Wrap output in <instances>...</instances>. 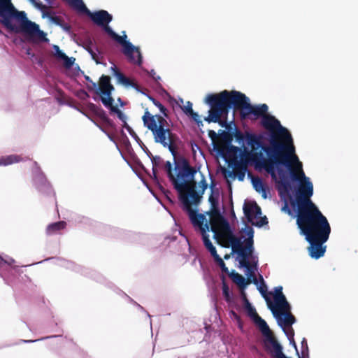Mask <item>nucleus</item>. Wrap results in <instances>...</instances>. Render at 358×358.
<instances>
[{"mask_svg":"<svg viewBox=\"0 0 358 358\" xmlns=\"http://www.w3.org/2000/svg\"><path fill=\"white\" fill-rule=\"evenodd\" d=\"M245 310L247 315L253 321L256 326L259 328V331L264 329L267 330L268 324L261 317L257 314L255 307L252 306L250 301H247L246 304H244Z\"/></svg>","mask_w":358,"mask_h":358,"instance_id":"nucleus-18","label":"nucleus"},{"mask_svg":"<svg viewBox=\"0 0 358 358\" xmlns=\"http://www.w3.org/2000/svg\"><path fill=\"white\" fill-rule=\"evenodd\" d=\"M66 227V222L61 221L58 222H55L52 224H49L47 227V234L48 235H52L58 233L62 229H64Z\"/></svg>","mask_w":358,"mask_h":358,"instance_id":"nucleus-25","label":"nucleus"},{"mask_svg":"<svg viewBox=\"0 0 358 358\" xmlns=\"http://www.w3.org/2000/svg\"><path fill=\"white\" fill-rule=\"evenodd\" d=\"M266 301L280 327L292 325L296 322L295 317L290 313L291 306L285 296H273V301L268 298H266Z\"/></svg>","mask_w":358,"mask_h":358,"instance_id":"nucleus-13","label":"nucleus"},{"mask_svg":"<svg viewBox=\"0 0 358 358\" xmlns=\"http://www.w3.org/2000/svg\"><path fill=\"white\" fill-rule=\"evenodd\" d=\"M241 296L242 297L244 304H246L247 301H249L246 296L245 289H241Z\"/></svg>","mask_w":358,"mask_h":358,"instance_id":"nucleus-42","label":"nucleus"},{"mask_svg":"<svg viewBox=\"0 0 358 358\" xmlns=\"http://www.w3.org/2000/svg\"><path fill=\"white\" fill-rule=\"evenodd\" d=\"M189 116H190L195 122H196L197 123H200L201 122L200 121V117H199V115L193 111L192 113H191Z\"/></svg>","mask_w":358,"mask_h":358,"instance_id":"nucleus-40","label":"nucleus"},{"mask_svg":"<svg viewBox=\"0 0 358 358\" xmlns=\"http://www.w3.org/2000/svg\"><path fill=\"white\" fill-rule=\"evenodd\" d=\"M299 229L310 244L309 255L315 259L323 257L326 251V246L324 245V243L327 241L331 233L330 224Z\"/></svg>","mask_w":358,"mask_h":358,"instance_id":"nucleus-10","label":"nucleus"},{"mask_svg":"<svg viewBox=\"0 0 358 358\" xmlns=\"http://www.w3.org/2000/svg\"><path fill=\"white\" fill-rule=\"evenodd\" d=\"M73 10L78 14H85L97 25L102 27L106 31V28L110 27L108 24L112 21V15L107 11L101 10L92 13L86 6L83 0H63Z\"/></svg>","mask_w":358,"mask_h":358,"instance_id":"nucleus-15","label":"nucleus"},{"mask_svg":"<svg viewBox=\"0 0 358 358\" xmlns=\"http://www.w3.org/2000/svg\"><path fill=\"white\" fill-rule=\"evenodd\" d=\"M149 74L155 80L158 81L160 80V77L159 76H156V73L154 70H151Z\"/></svg>","mask_w":358,"mask_h":358,"instance_id":"nucleus-43","label":"nucleus"},{"mask_svg":"<svg viewBox=\"0 0 358 358\" xmlns=\"http://www.w3.org/2000/svg\"><path fill=\"white\" fill-rule=\"evenodd\" d=\"M209 199H210V201H212V200H213V196L212 195L210 196Z\"/></svg>","mask_w":358,"mask_h":358,"instance_id":"nucleus-49","label":"nucleus"},{"mask_svg":"<svg viewBox=\"0 0 358 358\" xmlns=\"http://www.w3.org/2000/svg\"><path fill=\"white\" fill-rule=\"evenodd\" d=\"M87 52L91 55L93 60L96 62V64H101V62L99 61V51L98 50L97 48H96L94 45H88L86 48Z\"/></svg>","mask_w":358,"mask_h":358,"instance_id":"nucleus-28","label":"nucleus"},{"mask_svg":"<svg viewBox=\"0 0 358 358\" xmlns=\"http://www.w3.org/2000/svg\"><path fill=\"white\" fill-rule=\"evenodd\" d=\"M231 149L235 152H239V158L234 162L235 169L238 179L243 181L247 172L248 166L254 164L257 168L264 169L269 173L272 179L276 183L280 196L286 200L290 198L291 184L288 180V175L282 168V162L275 161L271 158H266L262 153H256L255 151L248 152L246 149L242 150L236 146H232Z\"/></svg>","mask_w":358,"mask_h":358,"instance_id":"nucleus-3","label":"nucleus"},{"mask_svg":"<svg viewBox=\"0 0 358 358\" xmlns=\"http://www.w3.org/2000/svg\"><path fill=\"white\" fill-rule=\"evenodd\" d=\"M261 122L263 127L271 134L269 142L272 139H275L284 145L274 157H271V159L282 162V159L295 153L292 135L287 128L281 125L279 120L274 116L268 114L262 117Z\"/></svg>","mask_w":358,"mask_h":358,"instance_id":"nucleus-6","label":"nucleus"},{"mask_svg":"<svg viewBox=\"0 0 358 358\" xmlns=\"http://www.w3.org/2000/svg\"><path fill=\"white\" fill-rule=\"evenodd\" d=\"M110 71L113 75L116 78L118 83L122 84L125 87H132L138 91L137 85L120 73L114 64H113L110 67Z\"/></svg>","mask_w":358,"mask_h":358,"instance_id":"nucleus-22","label":"nucleus"},{"mask_svg":"<svg viewBox=\"0 0 358 358\" xmlns=\"http://www.w3.org/2000/svg\"><path fill=\"white\" fill-rule=\"evenodd\" d=\"M22 158L17 155H10L0 158V166H8L14 163L19 162Z\"/></svg>","mask_w":358,"mask_h":358,"instance_id":"nucleus-26","label":"nucleus"},{"mask_svg":"<svg viewBox=\"0 0 358 358\" xmlns=\"http://www.w3.org/2000/svg\"><path fill=\"white\" fill-rule=\"evenodd\" d=\"M106 134L108 135V138H109L111 141H113V137H112V136H110L108 134H107V133H106Z\"/></svg>","mask_w":358,"mask_h":358,"instance_id":"nucleus-47","label":"nucleus"},{"mask_svg":"<svg viewBox=\"0 0 358 358\" xmlns=\"http://www.w3.org/2000/svg\"><path fill=\"white\" fill-rule=\"evenodd\" d=\"M248 178L250 179L251 183L255 191L261 194L264 199H267L269 197V189L259 177L254 176L250 173H248Z\"/></svg>","mask_w":358,"mask_h":358,"instance_id":"nucleus-19","label":"nucleus"},{"mask_svg":"<svg viewBox=\"0 0 358 358\" xmlns=\"http://www.w3.org/2000/svg\"><path fill=\"white\" fill-rule=\"evenodd\" d=\"M285 334H286L287 338L289 339L290 343L294 347V348H296V343L294 341V330L292 327V325L290 326H285L284 327H281Z\"/></svg>","mask_w":358,"mask_h":358,"instance_id":"nucleus-27","label":"nucleus"},{"mask_svg":"<svg viewBox=\"0 0 358 358\" xmlns=\"http://www.w3.org/2000/svg\"><path fill=\"white\" fill-rule=\"evenodd\" d=\"M233 282H235L241 289H245L250 283V280H247L243 275L238 273L233 272L230 275Z\"/></svg>","mask_w":358,"mask_h":358,"instance_id":"nucleus-23","label":"nucleus"},{"mask_svg":"<svg viewBox=\"0 0 358 358\" xmlns=\"http://www.w3.org/2000/svg\"><path fill=\"white\" fill-rule=\"evenodd\" d=\"M107 34L122 46V52L127 58L130 63L134 64L141 66L143 63V57L138 47L134 45L129 41H128L127 36L125 31H122L123 35L120 36L115 33L111 27L106 28Z\"/></svg>","mask_w":358,"mask_h":358,"instance_id":"nucleus-14","label":"nucleus"},{"mask_svg":"<svg viewBox=\"0 0 358 358\" xmlns=\"http://www.w3.org/2000/svg\"><path fill=\"white\" fill-rule=\"evenodd\" d=\"M282 160L283 166L289 171L287 175L298 184L297 192L300 198L311 197L313 195V185L310 178L307 177L303 170L302 163L297 155L294 153ZM287 171V170H285Z\"/></svg>","mask_w":358,"mask_h":358,"instance_id":"nucleus-9","label":"nucleus"},{"mask_svg":"<svg viewBox=\"0 0 358 358\" xmlns=\"http://www.w3.org/2000/svg\"><path fill=\"white\" fill-rule=\"evenodd\" d=\"M34 6L36 8H37L38 10L42 11V12H44L46 9H47V7L43 5L39 0H29Z\"/></svg>","mask_w":358,"mask_h":358,"instance_id":"nucleus-33","label":"nucleus"},{"mask_svg":"<svg viewBox=\"0 0 358 358\" xmlns=\"http://www.w3.org/2000/svg\"><path fill=\"white\" fill-rule=\"evenodd\" d=\"M143 121L145 127L152 131L155 142L168 148L175 157L176 136L168 127L167 121L161 115H152L148 111L143 116Z\"/></svg>","mask_w":358,"mask_h":358,"instance_id":"nucleus-7","label":"nucleus"},{"mask_svg":"<svg viewBox=\"0 0 358 358\" xmlns=\"http://www.w3.org/2000/svg\"><path fill=\"white\" fill-rule=\"evenodd\" d=\"M122 113H120L119 117L121 118Z\"/></svg>","mask_w":358,"mask_h":358,"instance_id":"nucleus-52","label":"nucleus"},{"mask_svg":"<svg viewBox=\"0 0 358 358\" xmlns=\"http://www.w3.org/2000/svg\"><path fill=\"white\" fill-rule=\"evenodd\" d=\"M273 296H285L282 293V287L278 286L275 287Z\"/></svg>","mask_w":358,"mask_h":358,"instance_id":"nucleus-39","label":"nucleus"},{"mask_svg":"<svg viewBox=\"0 0 358 358\" xmlns=\"http://www.w3.org/2000/svg\"><path fill=\"white\" fill-rule=\"evenodd\" d=\"M199 185H200V186L201 187V194H203L204 192L205 189L207 188V186H208V185L206 182L204 178L202 179V180L200 182Z\"/></svg>","mask_w":358,"mask_h":358,"instance_id":"nucleus-41","label":"nucleus"},{"mask_svg":"<svg viewBox=\"0 0 358 358\" xmlns=\"http://www.w3.org/2000/svg\"><path fill=\"white\" fill-rule=\"evenodd\" d=\"M295 349H296L298 357L309 356L308 355V346L307 341L305 338H303L302 339L301 343V352L300 353L299 352L297 348Z\"/></svg>","mask_w":358,"mask_h":358,"instance_id":"nucleus-30","label":"nucleus"},{"mask_svg":"<svg viewBox=\"0 0 358 358\" xmlns=\"http://www.w3.org/2000/svg\"><path fill=\"white\" fill-rule=\"evenodd\" d=\"M260 282L258 281V284L257 285V288L259 290V292L261 293V294L266 298H268L266 296V292H267V286L263 279V277L262 275L259 276Z\"/></svg>","mask_w":358,"mask_h":358,"instance_id":"nucleus-29","label":"nucleus"},{"mask_svg":"<svg viewBox=\"0 0 358 358\" xmlns=\"http://www.w3.org/2000/svg\"><path fill=\"white\" fill-rule=\"evenodd\" d=\"M236 141L239 144L245 143L250 150L248 152L255 151L256 153H262L267 157H274L278 154V150L283 148L284 145L279 143L275 139L270 141V145H266L263 143L262 136L253 133L246 132L245 134L241 131H236L234 135Z\"/></svg>","mask_w":358,"mask_h":358,"instance_id":"nucleus-11","label":"nucleus"},{"mask_svg":"<svg viewBox=\"0 0 358 358\" xmlns=\"http://www.w3.org/2000/svg\"><path fill=\"white\" fill-rule=\"evenodd\" d=\"M53 50H54L55 55L57 58H59L60 59H62V58H64L65 54L60 50V49H59L58 45H53Z\"/></svg>","mask_w":358,"mask_h":358,"instance_id":"nucleus-36","label":"nucleus"},{"mask_svg":"<svg viewBox=\"0 0 358 358\" xmlns=\"http://www.w3.org/2000/svg\"><path fill=\"white\" fill-rule=\"evenodd\" d=\"M47 3L50 6H55V0H45Z\"/></svg>","mask_w":358,"mask_h":358,"instance_id":"nucleus-45","label":"nucleus"},{"mask_svg":"<svg viewBox=\"0 0 358 358\" xmlns=\"http://www.w3.org/2000/svg\"><path fill=\"white\" fill-rule=\"evenodd\" d=\"M243 209L248 222L251 224L262 227L267 223L266 217H262L261 208L257 206L256 202L245 201Z\"/></svg>","mask_w":358,"mask_h":358,"instance_id":"nucleus-16","label":"nucleus"},{"mask_svg":"<svg viewBox=\"0 0 358 358\" xmlns=\"http://www.w3.org/2000/svg\"><path fill=\"white\" fill-rule=\"evenodd\" d=\"M62 60L64 61L66 66L71 67L73 64L75 59L73 57H69L65 55L64 58H62Z\"/></svg>","mask_w":358,"mask_h":358,"instance_id":"nucleus-37","label":"nucleus"},{"mask_svg":"<svg viewBox=\"0 0 358 358\" xmlns=\"http://www.w3.org/2000/svg\"><path fill=\"white\" fill-rule=\"evenodd\" d=\"M150 99L152 101L153 103L159 108V110L162 111V112H164L166 108L165 107L160 103L158 101L155 100V99L152 98V97H150Z\"/></svg>","mask_w":358,"mask_h":358,"instance_id":"nucleus-38","label":"nucleus"},{"mask_svg":"<svg viewBox=\"0 0 358 358\" xmlns=\"http://www.w3.org/2000/svg\"><path fill=\"white\" fill-rule=\"evenodd\" d=\"M150 157L152 162V172L155 177H156L159 170L164 169L174 188L182 194L187 189V180L194 177L196 171L187 165L182 167L176 166V176H174L172 172V164L171 162H165L159 156L150 155Z\"/></svg>","mask_w":358,"mask_h":358,"instance_id":"nucleus-8","label":"nucleus"},{"mask_svg":"<svg viewBox=\"0 0 358 358\" xmlns=\"http://www.w3.org/2000/svg\"><path fill=\"white\" fill-rule=\"evenodd\" d=\"M297 224L299 228H305L326 225L329 223L327 217L310 200V197H302L297 217Z\"/></svg>","mask_w":358,"mask_h":358,"instance_id":"nucleus-12","label":"nucleus"},{"mask_svg":"<svg viewBox=\"0 0 358 358\" xmlns=\"http://www.w3.org/2000/svg\"><path fill=\"white\" fill-rule=\"evenodd\" d=\"M113 90V85L110 83V78L108 76H103L101 78L100 90L102 94H111Z\"/></svg>","mask_w":358,"mask_h":358,"instance_id":"nucleus-24","label":"nucleus"},{"mask_svg":"<svg viewBox=\"0 0 358 358\" xmlns=\"http://www.w3.org/2000/svg\"><path fill=\"white\" fill-rule=\"evenodd\" d=\"M103 95V96L101 97V101L103 104L106 107L111 106L113 104V99L110 96V94Z\"/></svg>","mask_w":358,"mask_h":358,"instance_id":"nucleus-32","label":"nucleus"},{"mask_svg":"<svg viewBox=\"0 0 358 358\" xmlns=\"http://www.w3.org/2000/svg\"><path fill=\"white\" fill-rule=\"evenodd\" d=\"M222 294L224 296L225 301L228 303L229 306L231 307L233 302L232 296L229 292L228 286L225 284H224L222 287Z\"/></svg>","mask_w":358,"mask_h":358,"instance_id":"nucleus-31","label":"nucleus"},{"mask_svg":"<svg viewBox=\"0 0 358 358\" xmlns=\"http://www.w3.org/2000/svg\"><path fill=\"white\" fill-rule=\"evenodd\" d=\"M205 103L210 107L206 120L208 122H218L222 116L228 114L231 108L241 109L244 114L250 99L240 92L224 90L219 94H208L206 96Z\"/></svg>","mask_w":358,"mask_h":358,"instance_id":"nucleus-5","label":"nucleus"},{"mask_svg":"<svg viewBox=\"0 0 358 358\" xmlns=\"http://www.w3.org/2000/svg\"><path fill=\"white\" fill-rule=\"evenodd\" d=\"M138 306L139 307V308L143 309L142 306H141L140 305H138Z\"/></svg>","mask_w":358,"mask_h":358,"instance_id":"nucleus-51","label":"nucleus"},{"mask_svg":"<svg viewBox=\"0 0 358 358\" xmlns=\"http://www.w3.org/2000/svg\"><path fill=\"white\" fill-rule=\"evenodd\" d=\"M299 358H309V356H306V357L299 356Z\"/></svg>","mask_w":358,"mask_h":358,"instance_id":"nucleus-48","label":"nucleus"},{"mask_svg":"<svg viewBox=\"0 0 358 358\" xmlns=\"http://www.w3.org/2000/svg\"><path fill=\"white\" fill-rule=\"evenodd\" d=\"M0 22L7 29L22 31L34 40L48 41L39 26L29 20L25 12L16 10L11 0H0Z\"/></svg>","mask_w":358,"mask_h":358,"instance_id":"nucleus-4","label":"nucleus"},{"mask_svg":"<svg viewBox=\"0 0 358 358\" xmlns=\"http://www.w3.org/2000/svg\"><path fill=\"white\" fill-rule=\"evenodd\" d=\"M34 181L37 188L41 192H45L50 193L52 192L50 184L46 181V179L43 174L40 172L39 169L36 168Z\"/></svg>","mask_w":358,"mask_h":358,"instance_id":"nucleus-21","label":"nucleus"},{"mask_svg":"<svg viewBox=\"0 0 358 358\" xmlns=\"http://www.w3.org/2000/svg\"><path fill=\"white\" fill-rule=\"evenodd\" d=\"M182 208L186 212L195 231H199L201 236L206 249L213 257L214 261L220 267L222 272L228 273L229 271L223 259L217 254L215 247L210 240L208 233L212 231L213 238L215 234H220L222 229V222H229L223 217L213 216L210 213L203 214L193 208L192 205H197L200 201L199 194L194 189H189L186 194L181 195Z\"/></svg>","mask_w":358,"mask_h":358,"instance_id":"nucleus-2","label":"nucleus"},{"mask_svg":"<svg viewBox=\"0 0 358 358\" xmlns=\"http://www.w3.org/2000/svg\"><path fill=\"white\" fill-rule=\"evenodd\" d=\"M230 258V255L226 254L224 255V259H228Z\"/></svg>","mask_w":358,"mask_h":358,"instance_id":"nucleus-46","label":"nucleus"},{"mask_svg":"<svg viewBox=\"0 0 358 358\" xmlns=\"http://www.w3.org/2000/svg\"><path fill=\"white\" fill-rule=\"evenodd\" d=\"M49 337H45V338H41V340H43V339H45V338H48ZM38 341H41V339H36V340H23L22 342L23 343H34V342H36Z\"/></svg>","mask_w":358,"mask_h":358,"instance_id":"nucleus-44","label":"nucleus"},{"mask_svg":"<svg viewBox=\"0 0 358 358\" xmlns=\"http://www.w3.org/2000/svg\"><path fill=\"white\" fill-rule=\"evenodd\" d=\"M15 260L9 257L5 259L0 256V275L9 284L10 275L18 273V266H14Z\"/></svg>","mask_w":358,"mask_h":358,"instance_id":"nucleus-17","label":"nucleus"},{"mask_svg":"<svg viewBox=\"0 0 358 358\" xmlns=\"http://www.w3.org/2000/svg\"><path fill=\"white\" fill-rule=\"evenodd\" d=\"M99 129H101L103 131H104L105 133H106L103 129H101V127H99Z\"/></svg>","mask_w":358,"mask_h":358,"instance_id":"nucleus-50","label":"nucleus"},{"mask_svg":"<svg viewBox=\"0 0 358 358\" xmlns=\"http://www.w3.org/2000/svg\"><path fill=\"white\" fill-rule=\"evenodd\" d=\"M254 230L246 227L236 236L229 222H222V229L220 234H215V239L224 248H231L233 254L236 255V260L240 266L245 268L247 280L255 285L258 284L255 273L257 271L258 257L254 252Z\"/></svg>","mask_w":358,"mask_h":358,"instance_id":"nucleus-1","label":"nucleus"},{"mask_svg":"<svg viewBox=\"0 0 358 358\" xmlns=\"http://www.w3.org/2000/svg\"><path fill=\"white\" fill-rule=\"evenodd\" d=\"M182 111L187 115H189L193 113L192 103L190 101H187L186 105L182 108Z\"/></svg>","mask_w":358,"mask_h":358,"instance_id":"nucleus-34","label":"nucleus"},{"mask_svg":"<svg viewBox=\"0 0 358 358\" xmlns=\"http://www.w3.org/2000/svg\"><path fill=\"white\" fill-rule=\"evenodd\" d=\"M268 109V107L265 103L252 106L250 102L249 104L246 106V110L244 115H253L256 117H261L262 118L264 115H267L266 113Z\"/></svg>","mask_w":358,"mask_h":358,"instance_id":"nucleus-20","label":"nucleus"},{"mask_svg":"<svg viewBox=\"0 0 358 358\" xmlns=\"http://www.w3.org/2000/svg\"><path fill=\"white\" fill-rule=\"evenodd\" d=\"M229 315L231 318L238 323V327L242 328V323L240 316L234 310H231Z\"/></svg>","mask_w":358,"mask_h":358,"instance_id":"nucleus-35","label":"nucleus"}]
</instances>
